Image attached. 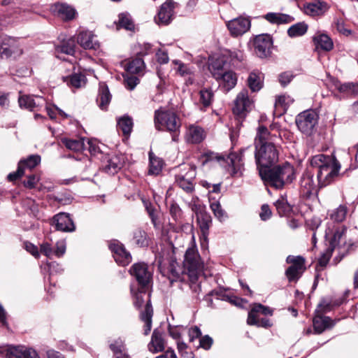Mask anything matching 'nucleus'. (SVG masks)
Returning a JSON list of instances; mask_svg holds the SVG:
<instances>
[{
    "label": "nucleus",
    "instance_id": "1",
    "mask_svg": "<svg viewBox=\"0 0 358 358\" xmlns=\"http://www.w3.org/2000/svg\"><path fill=\"white\" fill-rule=\"evenodd\" d=\"M310 164L313 170L317 172L318 186L323 187L330 184L338 176L341 169L340 162L332 154H319L312 157Z\"/></svg>",
    "mask_w": 358,
    "mask_h": 358
},
{
    "label": "nucleus",
    "instance_id": "29",
    "mask_svg": "<svg viewBox=\"0 0 358 358\" xmlns=\"http://www.w3.org/2000/svg\"><path fill=\"white\" fill-rule=\"evenodd\" d=\"M227 64V62L226 56H224L223 55L216 59H213L209 63L208 69L212 74V76L216 80H218V78L221 76V73L227 71L225 70Z\"/></svg>",
    "mask_w": 358,
    "mask_h": 358
},
{
    "label": "nucleus",
    "instance_id": "48",
    "mask_svg": "<svg viewBox=\"0 0 358 358\" xmlns=\"http://www.w3.org/2000/svg\"><path fill=\"white\" fill-rule=\"evenodd\" d=\"M41 162V156L38 155H31L27 159H21L18 164L25 171L26 169L31 170L34 169Z\"/></svg>",
    "mask_w": 358,
    "mask_h": 358
},
{
    "label": "nucleus",
    "instance_id": "49",
    "mask_svg": "<svg viewBox=\"0 0 358 358\" xmlns=\"http://www.w3.org/2000/svg\"><path fill=\"white\" fill-rule=\"evenodd\" d=\"M62 143L65 147L75 152H81L85 149V143L83 139H70L64 138L62 139Z\"/></svg>",
    "mask_w": 358,
    "mask_h": 358
},
{
    "label": "nucleus",
    "instance_id": "41",
    "mask_svg": "<svg viewBox=\"0 0 358 358\" xmlns=\"http://www.w3.org/2000/svg\"><path fill=\"white\" fill-rule=\"evenodd\" d=\"M145 67L143 57L137 55L136 57L130 60L126 67V71L131 74H136L141 72Z\"/></svg>",
    "mask_w": 358,
    "mask_h": 358
},
{
    "label": "nucleus",
    "instance_id": "32",
    "mask_svg": "<svg viewBox=\"0 0 358 358\" xmlns=\"http://www.w3.org/2000/svg\"><path fill=\"white\" fill-rule=\"evenodd\" d=\"M163 333L159 329H155L152 334L151 341L148 345L150 352L157 353L164 350V340Z\"/></svg>",
    "mask_w": 358,
    "mask_h": 358
},
{
    "label": "nucleus",
    "instance_id": "16",
    "mask_svg": "<svg viewBox=\"0 0 358 358\" xmlns=\"http://www.w3.org/2000/svg\"><path fill=\"white\" fill-rule=\"evenodd\" d=\"M125 163V157L122 155H108L103 161L102 169L104 172L115 175L122 169Z\"/></svg>",
    "mask_w": 358,
    "mask_h": 358
},
{
    "label": "nucleus",
    "instance_id": "57",
    "mask_svg": "<svg viewBox=\"0 0 358 358\" xmlns=\"http://www.w3.org/2000/svg\"><path fill=\"white\" fill-rule=\"evenodd\" d=\"M303 271L304 270L289 266L285 271V275L287 278L289 282L296 281L300 278L301 271Z\"/></svg>",
    "mask_w": 358,
    "mask_h": 358
},
{
    "label": "nucleus",
    "instance_id": "34",
    "mask_svg": "<svg viewBox=\"0 0 358 358\" xmlns=\"http://www.w3.org/2000/svg\"><path fill=\"white\" fill-rule=\"evenodd\" d=\"M349 208L346 204H341L337 208L329 210L328 215L333 222L342 223L345 220Z\"/></svg>",
    "mask_w": 358,
    "mask_h": 358
},
{
    "label": "nucleus",
    "instance_id": "8",
    "mask_svg": "<svg viewBox=\"0 0 358 358\" xmlns=\"http://www.w3.org/2000/svg\"><path fill=\"white\" fill-rule=\"evenodd\" d=\"M295 122L297 128L301 133L306 136H310L317 124L318 115L313 110H306L300 113L296 117Z\"/></svg>",
    "mask_w": 358,
    "mask_h": 358
},
{
    "label": "nucleus",
    "instance_id": "31",
    "mask_svg": "<svg viewBox=\"0 0 358 358\" xmlns=\"http://www.w3.org/2000/svg\"><path fill=\"white\" fill-rule=\"evenodd\" d=\"M53 11L59 17L65 21L73 20L76 14L75 8L63 3H55Z\"/></svg>",
    "mask_w": 358,
    "mask_h": 358
},
{
    "label": "nucleus",
    "instance_id": "19",
    "mask_svg": "<svg viewBox=\"0 0 358 358\" xmlns=\"http://www.w3.org/2000/svg\"><path fill=\"white\" fill-rule=\"evenodd\" d=\"M6 358H38L37 352L24 345H8Z\"/></svg>",
    "mask_w": 358,
    "mask_h": 358
},
{
    "label": "nucleus",
    "instance_id": "17",
    "mask_svg": "<svg viewBox=\"0 0 358 358\" xmlns=\"http://www.w3.org/2000/svg\"><path fill=\"white\" fill-rule=\"evenodd\" d=\"M19 43L17 38L7 36H0V59H8L17 52Z\"/></svg>",
    "mask_w": 358,
    "mask_h": 358
},
{
    "label": "nucleus",
    "instance_id": "58",
    "mask_svg": "<svg viewBox=\"0 0 358 358\" xmlns=\"http://www.w3.org/2000/svg\"><path fill=\"white\" fill-rule=\"evenodd\" d=\"M145 292L146 288L141 289V287H139L138 292L134 294V305L137 309H140L143 307L145 301L144 299V296L146 294Z\"/></svg>",
    "mask_w": 358,
    "mask_h": 358
},
{
    "label": "nucleus",
    "instance_id": "2",
    "mask_svg": "<svg viewBox=\"0 0 358 358\" xmlns=\"http://www.w3.org/2000/svg\"><path fill=\"white\" fill-rule=\"evenodd\" d=\"M258 172L265 185L280 189L285 183L292 182L294 170L293 166L286 162L282 164L259 169Z\"/></svg>",
    "mask_w": 358,
    "mask_h": 358
},
{
    "label": "nucleus",
    "instance_id": "53",
    "mask_svg": "<svg viewBox=\"0 0 358 358\" xmlns=\"http://www.w3.org/2000/svg\"><path fill=\"white\" fill-rule=\"evenodd\" d=\"M109 348L115 357L122 355L125 350L124 341L121 338H118L109 345Z\"/></svg>",
    "mask_w": 358,
    "mask_h": 358
},
{
    "label": "nucleus",
    "instance_id": "26",
    "mask_svg": "<svg viewBox=\"0 0 358 358\" xmlns=\"http://www.w3.org/2000/svg\"><path fill=\"white\" fill-rule=\"evenodd\" d=\"M228 160L230 162V165L232 168L231 176H241L244 169V164L243 162V154L231 152L228 155H226V162Z\"/></svg>",
    "mask_w": 358,
    "mask_h": 358
},
{
    "label": "nucleus",
    "instance_id": "24",
    "mask_svg": "<svg viewBox=\"0 0 358 358\" xmlns=\"http://www.w3.org/2000/svg\"><path fill=\"white\" fill-rule=\"evenodd\" d=\"M76 41L73 38L63 39L60 43L55 45L56 57L60 59L65 60L59 54H65L68 55H74L76 52Z\"/></svg>",
    "mask_w": 358,
    "mask_h": 358
},
{
    "label": "nucleus",
    "instance_id": "44",
    "mask_svg": "<svg viewBox=\"0 0 358 358\" xmlns=\"http://www.w3.org/2000/svg\"><path fill=\"white\" fill-rule=\"evenodd\" d=\"M336 89L341 93L348 96H358V83H345L336 85Z\"/></svg>",
    "mask_w": 358,
    "mask_h": 358
},
{
    "label": "nucleus",
    "instance_id": "60",
    "mask_svg": "<svg viewBox=\"0 0 358 358\" xmlns=\"http://www.w3.org/2000/svg\"><path fill=\"white\" fill-rule=\"evenodd\" d=\"M294 78V75L291 71H285L278 76V81L281 86L285 87L290 83Z\"/></svg>",
    "mask_w": 358,
    "mask_h": 358
},
{
    "label": "nucleus",
    "instance_id": "30",
    "mask_svg": "<svg viewBox=\"0 0 358 358\" xmlns=\"http://www.w3.org/2000/svg\"><path fill=\"white\" fill-rule=\"evenodd\" d=\"M304 12L306 14L316 16L324 14L329 8L327 3L320 0H315L313 2L307 3L304 5Z\"/></svg>",
    "mask_w": 358,
    "mask_h": 358
},
{
    "label": "nucleus",
    "instance_id": "47",
    "mask_svg": "<svg viewBox=\"0 0 358 358\" xmlns=\"http://www.w3.org/2000/svg\"><path fill=\"white\" fill-rule=\"evenodd\" d=\"M117 27L128 31H134L135 29L134 22L128 13H121L118 15Z\"/></svg>",
    "mask_w": 358,
    "mask_h": 358
},
{
    "label": "nucleus",
    "instance_id": "39",
    "mask_svg": "<svg viewBox=\"0 0 358 358\" xmlns=\"http://www.w3.org/2000/svg\"><path fill=\"white\" fill-rule=\"evenodd\" d=\"M271 135L268 128L264 125L258 127L257 135L255 138V146L262 144H271Z\"/></svg>",
    "mask_w": 358,
    "mask_h": 358
},
{
    "label": "nucleus",
    "instance_id": "55",
    "mask_svg": "<svg viewBox=\"0 0 358 358\" xmlns=\"http://www.w3.org/2000/svg\"><path fill=\"white\" fill-rule=\"evenodd\" d=\"M210 208L214 215L220 221L224 220L227 215L226 212L222 209L221 204L217 201H211L210 199Z\"/></svg>",
    "mask_w": 358,
    "mask_h": 358
},
{
    "label": "nucleus",
    "instance_id": "56",
    "mask_svg": "<svg viewBox=\"0 0 358 358\" xmlns=\"http://www.w3.org/2000/svg\"><path fill=\"white\" fill-rule=\"evenodd\" d=\"M305 262V258L300 255H289L286 259V262L287 264H292L290 266H294V268H301L303 270L306 269Z\"/></svg>",
    "mask_w": 358,
    "mask_h": 358
},
{
    "label": "nucleus",
    "instance_id": "20",
    "mask_svg": "<svg viewBox=\"0 0 358 358\" xmlns=\"http://www.w3.org/2000/svg\"><path fill=\"white\" fill-rule=\"evenodd\" d=\"M196 215L197 223L201 231L200 239L205 242H208L209 229L212 224L211 215L203 209L197 211Z\"/></svg>",
    "mask_w": 358,
    "mask_h": 358
},
{
    "label": "nucleus",
    "instance_id": "35",
    "mask_svg": "<svg viewBox=\"0 0 358 358\" xmlns=\"http://www.w3.org/2000/svg\"><path fill=\"white\" fill-rule=\"evenodd\" d=\"M149 157V169L148 174L152 176H157L159 175L163 169L164 166V160L157 157L152 151H150L148 152Z\"/></svg>",
    "mask_w": 358,
    "mask_h": 358
},
{
    "label": "nucleus",
    "instance_id": "21",
    "mask_svg": "<svg viewBox=\"0 0 358 358\" xmlns=\"http://www.w3.org/2000/svg\"><path fill=\"white\" fill-rule=\"evenodd\" d=\"M227 26L231 36H238L249 30L251 22L249 19L240 17L229 21Z\"/></svg>",
    "mask_w": 358,
    "mask_h": 358
},
{
    "label": "nucleus",
    "instance_id": "4",
    "mask_svg": "<svg viewBox=\"0 0 358 358\" xmlns=\"http://www.w3.org/2000/svg\"><path fill=\"white\" fill-rule=\"evenodd\" d=\"M255 147V159L257 170L269 168L278 162L279 152L274 143L262 144Z\"/></svg>",
    "mask_w": 358,
    "mask_h": 358
},
{
    "label": "nucleus",
    "instance_id": "62",
    "mask_svg": "<svg viewBox=\"0 0 358 358\" xmlns=\"http://www.w3.org/2000/svg\"><path fill=\"white\" fill-rule=\"evenodd\" d=\"M253 311L262 313L264 315H273V310L268 306H265L261 303H254Z\"/></svg>",
    "mask_w": 358,
    "mask_h": 358
},
{
    "label": "nucleus",
    "instance_id": "37",
    "mask_svg": "<svg viewBox=\"0 0 358 358\" xmlns=\"http://www.w3.org/2000/svg\"><path fill=\"white\" fill-rule=\"evenodd\" d=\"M134 126L133 119L128 115H124L118 118L117 121V129L121 131L124 136H129Z\"/></svg>",
    "mask_w": 358,
    "mask_h": 358
},
{
    "label": "nucleus",
    "instance_id": "54",
    "mask_svg": "<svg viewBox=\"0 0 358 358\" xmlns=\"http://www.w3.org/2000/svg\"><path fill=\"white\" fill-rule=\"evenodd\" d=\"M199 101L203 106L205 108L210 106L213 98V91L210 89H202L199 92Z\"/></svg>",
    "mask_w": 358,
    "mask_h": 358
},
{
    "label": "nucleus",
    "instance_id": "10",
    "mask_svg": "<svg viewBox=\"0 0 358 358\" xmlns=\"http://www.w3.org/2000/svg\"><path fill=\"white\" fill-rule=\"evenodd\" d=\"M252 101L249 99L248 91L243 89L236 96L234 106L232 108L233 113L238 120H243L251 110Z\"/></svg>",
    "mask_w": 358,
    "mask_h": 358
},
{
    "label": "nucleus",
    "instance_id": "50",
    "mask_svg": "<svg viewBox=\"0 0 358 358\" xmlns=\"http://www.w3.org/2000/svg\"><path fill=\"white\" fill-rule=\"evenodd\" d=\"M201 159L202 160V165L204 166L207 163L213 161H217L218 162H225L226 155L219 153H215L213 151H207L203 152L201 155Z\"/></svg>",
    "mask_w": 358,
    "mask_h": 358
},
{
    "label": "nucleus",
    "instance_id": "61",
    "mask_svg": "<svg viewBox=\"0 0 358 358\" xmlns=\"http://www.w3.org/2000/svg\"><path fill=\"white\" fill-rule=\"evenodd\" d=\"M173 63L178 65L177 72L181 76H185L192 74V72L191 69L187 64L182 63L181 61L174 60Z\"/></svg>",
    "mask_w": 358,
    "mask_h": 358
},
{
    "label": "nucleus",
    "instance_id": "3",
    "mask_svg": "<svg viewBox=\"0 0 358 358\" xmlns=\"http://www.w3.org/2000/svg\"><path fill=\"white\" fill-rule=\"evenodd\" d=\"M154 123L157 131H168L171 135L172 141H179L182 122L175 112L162 108L156 110L154 114Z\"/></svg>",
    "mask_w": 358,
    "mask_h": 358
},
{
    "label": "nucleus",
    "instance_id": "9",
    "mask_svg": "<svg viewBox=\"0 0 358 358\" xmlns=\"http://www.w3.org/2000/svg\"><path fill=\"white\" fill-rule=\"evenodd\" d=\"M329 306L327 303L323 307V305L320 303L315 310V315L313 320V330L315 334H320L335 325V322L329 317L322 315V314L325 313L329 310Z\"/></svg>",
    "mask_w": 358,
    "mask_h": 358
},
{
    "label": "nucleus",
    "instance_id": "7",
    "mask_svg": "<svg viewBox=\"0 0 358 358\" xmlns=\"http://www.w3.org/2000/svg\"><path fill=\"white\" fill-rule=\"evenodd\" d=\"M159 270L163 276L166 277L170 282H185L187 275L176 259L171 258L168 260V264L159 262Z\"/></svg>",
    "mask_w": 358,
    "mask_h": 358
},
{
    "label": "nucleus",
    "instance_id": "11",
    "mask_svg": "<svg viewBox=\"0 0 358 358\" xmlns=\"http://www.w3.org/2000/svg\"><path fill=\"white\" fill-rule=\"evenodd\" d=\"M273 38L270 34H262L254 37L252 45L256 55L259 58H266L271 54Z\"/></svg>",
    "mask_w": 358,
    "mask_h": 358
},
{
    "label": "nucleus",
    "instance_id": "33",
    "mask_svg": "<svg viewBox=\"0 0 358 358\" xmlns=\"http://www.w3.org/2000/svg\"><path fill=\"white\" fill-rule=\"evenodd\" d=\"M78 43L84 49L96 50L99 44L94 41V35L88 31H83L79 33L77 37Z\"/></svg>",
    "mask_w": 358,
    "mask_h": 358
},
{
    "label": "nucleus",
    "instance_id": "45",
    "mask_svg": "<svg viewBox=\"0 0 358 358\" xmlns=\"http://www.w3.org/2000/svg\"><path fill=\"white\" fill-rule=\"evenodd\" d=\"M223 55L226 56L227 62L229 60V64L234 66L239 65L245 59L244 53L239 50H227Z\"/></svg>",
    "mask_w": 358,
    "mask_h": 358
},
{
    "label": "nucleus",
    "instance_id": "36",
    "mask_svg": "<svg viewBox=\"0 0 358 358\" xmlns=\"http://www.w3.org/2000/svg\"><path fill=\"white\" fill-rule=\"evenodd\" d=\"M218 82L222 85L226 91L229 92L234 88L237 83L236 74L232 71H227L218 78Z\"/></svg>",
    "mask_w": 358,
    "mask_h": 358
},
{
    "label": "nucleus",
    "instance_id": "14",
    "mask_svg": "<svg viewBox=\"0 0 358 358\" xmlns=\"http://www.w3.org/2000/svg\"><path fill=\"white\" fill-rule=\"evenodd\" d=\"M50 224L55 227L57 231L73 232L76 230V226L70 214L66 213H59L55 215L50 220Z\"/></svg>",
    "mask_w": 358,
    "mask_h": 358
},
{
    "label": "nucleus",
    "instance_id": "13",
    "mask_svg": "<svg viewBox=\"0 0 358 358\" xmlns=\"http://www.w3.org/2000/svg\"><path fill=\"white\" fill-rule=\"evenodd\" d=\"M129 271L131 275L135 278L141 289L147 288L152 278L147 264L144 262L135 263L131 266Z\"/></svg>",
    "mask_w": 358,
    "mask_h": 358
},
{
    "label": "nucleus",
    "instance_id": "42",
    "mask_svg": "<svg viewBox=\"0 0 358 358\" xmlns=\"http://www.w3.org/2000/svg\"><path fill=\"white\" fill-rule=\"evenodd\" d=\"M210 295H217V296H220L222 298V300L227 301L229 302L231 304H233L237 307L242 308L243 307L244 304L247 303V301L245 299H243L242 298L238 297L234 295H229L223 293V292L220 291H215L213 290L210 293Z\"/></svg>",
    "mask_w": 358,
    "mask_h": 358
},
{
    "label": "nucleus",
    "instance_id": "28",
    "mask_svg": "<svg viewBox=\"0 0 358 358\" xmlns=\"http://www.w3.org/2000/svg\"><path fill=\"white\" fill-rule=\"evenodd\" d=\"M348 227L345 225H341L335 228L333 236L329 242V250L333 252L336 247H341L345 244V234Z\"/></svg>",
    "mask_w": 358,
    "mask_h": 358
},
{
    "label": "nucleus",
    "instance_id": "64",
    "mask_svg": "<svg viewBox=\"0 0 358 358\" xmlns=\"http://www.w3.org/2000/svg\"><path fill=\"white\" fill-rule=\"evenodd\" d=\"M124 82L125 87L129 90H132L138 83L139 79L135 76H129L124 78Z\"/></svg>",
    "mask_w": 358,
    "mask_h": 358
},
{
    "label": "nucleus",
    "instance_id": "59",
    "mask_svg": "<svg viewBox=\"0 0 358 358\" xmlns=\"http://www.w3.org/2000/svg\"><path fill=\"white\" fill-rule=\"evenodd\" d=\"M334 24L336 30L344 36H348L352 34V31L350 29L345 28V24L343 19H336L334 21Z\"/></svg>",
    "mask_w": 358,
    "mask_h": 358
},
{
    "label": "nucleus",
    "instance_id": "52",
    "mask_svg": "<svg viewBox=\"0 0 358 358\" xmlns=\"http://www.w3.org/2000/svg\"><path fill=\"white\" fill-rule=\"evenodd\" d=\"M18 103L21 108L32 111L36 106V102L32 96L20 95L18 98Z\"/></svg>",
    "mask_w": 358,
    "mask_h": 358
},
{
    "label": "nucleus",
    "instance_id": "51",
    "mask_svg": "<svg viewBox=\"0 0 358 358\" xmlns=\"http://www.w3.org/2000/svg\"><path fill=\"white\" fill-rule=\"evenodd\" d=\"M62 78L63 82L66 83L69 87L78 88L81 86V82L85 78V76L74 73L70 76H62Z\"/></svg>",
    "mask_w": 358,
    "mask_h": 358
},
{
    "label": "nucleus",
    "instance_id": "38",
    "mask_svg": "<svg viewBox=\"0 0 358 358\" xmlns=\"http://www.w3.org/2000/svg\"><path fill=\"white\" fill-rule=\"evenodd\" d=\"M274 206L280 217H288L292 211V206L288 203L286 196H280L274 203Z\"/></svg>",
    "mask_w": 358,
    "mask_h": 358
},
{
    "label": "nucleus",
    "instance_id": "40",
    "mask_svg": "<svg viewBox=\"0 0 358 358\" xmlns=\"http://www.w3.org/2000/svg\"><path fill=\"white\" fill-rule=\"evenodd\" d=\"M247 83L252 92H256L259 91L263 87L261 73L255 71L251 72L248 78Z\"/></svg>",
    "mask_w": 358,
    "mask_h": 358
},
{
    "label": "nucleus",
    "instance_id": "43",
    "mask_svg": "<svg viewBox=\"0 0 358 358\" xmlns=\"http://www.w3.org/2000/svg\"><path fill=\"white\" fill-rule=\"evenodd\" d=\"M204 131L200 127L192 126L189 129L187 141L191 143H200L204 139Z\"/></svg>",
    "mask_w": 358,
    "mask_h": 358
},
{
    "label": "nucleus",
    "instance_id": "15",
    "mask_svg": "<svg viewBox=\"0 0 358 358\" xmlns=\"http://www.w3.org/2000/svg\"><path fill=\"white\" fill-rule=\"evenodd\" d=\"M174 4L173 0H166L162 4L157 15L155 17L156 24L165 26L171 22L174 13Z\"/></svg>",
    "mask_w": 358,
    "mask_h": 358
},
{
    "label": "nucleus",
    "instance_id": "63",
    "mask_svg": "<svg viewBox=\"0 0 358 358\" xmlns=\"http://www.w3.org/2000/svg\"><path fill=\"white\" fill-rule=\"evenodd\" d=\"M39 181V177L36 174H30L27 176V180H24L23 185L26 188L33 189Z\"/></svg>",
    "mask_w": 358,
    "mask_h": 358
},
{
    "label": "nucleus",
    "instance_id": "18",
    "mask_svg": "<svg viewBox=\"0 0 358 358\" xmlns=\"http://www.w3.org/2000/svg\"><path fill=\"white\" fill-rule=\"evenodd\" d=\"M314 170H306L300 180V189L302 196L306 199L317 192L316 185L313 180Z\"/></svg>",
    "mask_w": 358,
    "mask_h": 358
},
{
    "label": "nucleus",
    "instance_id": "27",
    "mask_svg": "<svg viewBox=\"0 0 358 358\" xmlns=\"http://www.w3.org/2000/svg\"><path fill=\"white\" fill-rule=\"evenodd\" d=\"M111 99L112 95L108 85L106 83H100L96 100L99 108L102 110H107Z\"/></svg>",
    "mask_w": 358,
    "mask_h": 358
},
{
    "label": "nucleus",
    "instance_id": "23",
    "mask_svg": "<svg viewBox=\"0 0 358 358\" xmlns=\"http://www.w3.org/2000/svg\"><path fill=\"white\" fill-rule=\"evenodd\" d=\"M153 316V308L150 300V294L147 296L145 308L140 313V319L145 324L143 327L144 335L150 334L152 329V318Z\"/></svg>",
    "mask_w": 358,
    "mask_h": 358
},
{
    "label": "nucleus",
    "instance_id": "22",
    "mask_svg": "<svg viewBox=\"0 0 358 358\" xmlns=\"http://www.w3.org/2000/svg\"><path fill=\"white\" fill-rule=\"evenodd\" d=\"M129 242L138 248H146L150 245L151 238L144 229L138 227L131 233Z\"/></svg>",
    "mask_w": 358,
    "mask_h": 358
},
{
    "label": "nucleus",
    "instance_id": "5",
    "mask_svg": "<svg viewBox=\"0 0 358 358\" xmlns=\"http://www.w3.org/2000/svg\"><path fill=\"white\" fill-rule=\"evenodd\" d=\"M183 269L187 278L198 280L203 271L204 263L199 252L194 248H188L184 256Z\"/></svg>",
    "mask_w": 358,
    "mask_h": 358
},
{
    "label": "nucleus",
    "instance_id": "6",
    "mask_svg": "<svg viewBox=\"0 0 358 358\" xmlns=\"http://www.w3.org/2000/svg\"><path fill=\"white\" fill-rule=\"evenodd\" d=\"M180 171L175 176V183L185 193L194 192L196 167L194 164H183L179 166Z\"/></svg>",
    "mask_w": 358,
    "mask_h": 358
},
{
    "label": "nucleus",
    "instance_id": "46",
    "mask_svg": "<svg viewBox=\"0 0 358 358\" xmlns=\"http://www.w3.org/2000/svg\"><path fill=\"white\" fill-rule=\"evenodd\" d=\"M308 29V25L305 22H297L288 29L287 34L291 38L301 36L307 32Z\"/></svg>",
    "mask_w": 358,
    "mask_h": 358
},
{
    "label": "nucleus",
    "instance_id": "25",
    "mask_svg": "<svg viewBox=\"0 0 358 358\" xmlns=\"http://www.w3.org/2000/svg\"><path fill=\"white\" fill-rule=\"evenodd\" d=\"M313 42L315 46V51L329 52L334 48L332 39L326 34H316L313 36Z\"/></svg>",
    "mask_w": 358,
    "mask_h": 358
},
{
    "label": "nucleus",
    "instance_id": "12",
    "mask_svg": "<svg viewBox=\"0 0 358 358\" xmlns=\"http://www.w3.org/2000/svg\"><path fill=\"white\" fill-rule=\"evenodd\" d=\"M108 248L118 265L125 266L131 263L132 260L131 255L120 241L116 239L110 241L108 244Z\"/></svg>",
    "mask_w": 358,
    "mask_h": 358
}]
</instances>
